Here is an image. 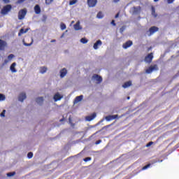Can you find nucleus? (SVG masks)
I'll return each mask as SVG.
<instances>
[{"instance_id":"2f4dec72","label":"nucleus","mask_w":179,"mask_h":179,"mask_svg":"<svg viewBox=\"0 0 179 179\" xmlns=\"http://www.w3.org/2000/svg\"><path fill=\"white\" fill-rule=\"evenodd\" d=\"M24 2H26V0H17V3L18 5H22V3H24Z\"/></svg>"},{"instance_id":"de8ad7c7","label":"nucleus","mask_w":179,"mask_h":179,"mask_svg":"<svg viewBox=\"0 0 179 179\" xmlns=\"http://www.w3.org/2000/svg\"><path fill=\"white\" fill-rule=\"evenodd\" d=\"M120 16V13H118L117 14L115 15V19H117V17H118Z\"/></svg>"},{"instance_id":"603ef678","label":"nucleus","mask_w":179,"mask_h":179,"mask_svg":"<svg viewBox=\"0 0 179 179\" xmlns=\"http://www.w3.org/2000/svg\"><path fill=\"white\" fill-rule=\"evenodd\" d=\"M150 50H152V47L148 48V51H150Z\"/></svg>"},{"instance_id":"a18cd8bd","label":"nucleus","mask_w":179,"mask_h":179,"mask_svg":"<svg viewBox=\"0 0 179 179\" xmlns=\"http://www.w3.org/2000/svg\"><path fill=\"white\" fill-rule=\"evenodd\" d=\"M174 2V0H167L168 3H173Z\"/></svg>"},{"instance_id":"f8f14e48","label":"nucleus","mask_w":179,"mask_h":179,"mask_svg":"<svg viewBox=\"0 0 179 179\" xmlns=\"http://www.w3.org/2000/svg\"><path fill=\"white\" fill-rule=\"evenodd\" d=\"M95 117H96V113H92L91 115H88L85 117L86 121H92V120H94Z\"/></svg>"},{"instance_id":"3c124183","label":"nucleus","mask_w":179,"mask_h":179,"mask_svg":"<svg viewBox=\"0 0 179 179\" xmlns=\"http://www.w3.org/2000/svg\"><path fill=\"white\" fill-rule=\"evenodd\" d=\"M64 36H65V34H62L61 36V38H62V37H64Z\"/></svg>"},{"instance_id":"1a4fd4ad","label":"nucleus","mask_w":179,"mask_h":179,"mask_svg":"<svg viewBox=\"0 0 179 179\" xmlns=\"http://www.w3.org/2000/svg\"><path fill=\"white\" fill-rule=\"evenodd\" d=\"M132 44H134V43L132 42V41H127L126 43H124L122 45V48L124 50H127V48H129V47H131V45H132Z\"/></svg>"},{"instance_id":"72a5a7b5","label":"nucleus","mask_w":179,"mask_h":179,"mask_svg":"<svg viewBox=\"0 0 179 179\" xmlns=\"http://www.w3.org/2000/svg\"><path fill=\"white\" fill-rule=\"evenodd\" d=\"M150 166H151V164H148L145 165V166H143L141 170H143V171L147 170V169H149V167H150Z\"/></svg>"},{"instance_id":"a878e982","label":"nucleus","mask_w":179,"mask_h":179,"mask_svg":"<svg viewBox=\"0 0 179 179\" xmlns=\"http://www.w3.org/2000/svg\"><path fill=\"white\" fill-rule=\"evenodd\" d=\"M152 15L155 17H157V14H156V10H155V8H152Z\"/></svg>"},{"instance_id":"7ed1b4c3","label":"nucleus","mask_w":179,"mask_h":179,"mask_svg":"<svg viewBox=\"0 0 179 179\" xmlns=\"http://www.w3.org/2000/svg\"><path fill=\"white\" fill-rule=\"evenodd\" d=\"M153 71H159V66H157V64H154L153 66H150L148 69L145 70V73H152Z\"/></svg>"},{"instance_id":"ddd939ff","label":"nucleus","mask_w":179,"mask_h":179,"mask_svg":"<svg viewBox=\"0 0 179 179\" xmlns=\"http://www.w3.org/2000/svg\"><path fill=\"white\" fill-rule=\"evenodd\" d=\"M66 73H68V70L65 68L62 69L60 70V78H65V76H66Z\"/></svg>"},{"instance_id":"5701e85b","label":"nucleus","mask_w":179,"mask_h":179,"mask_svg":"<svg viewBox=\"0 0 179 179\" xmlns=\"http://www.w3.org/2000/svg\"><path fill=\"white\" fill-rule=\"evenodd\" d=\"M75 30H80V23L79 22L74 24Z\"/></svg>"},{"instance_id":"4d7b16f0","label":"nucleus","mask_w":179,"mask_h":179,"mask_svg":"<svg viewBox=\"0 0 179 179\" xmlns=\"http://www.w3.org/2000/svg\"><path fill=\"white\" fill-rule=\"evenodd\" d=\"M69 122H71V117H69Z\"/></svg>"},{"instance_id":"6ab92c4d","label":"nucleus","mask_w":179,"mask_h":179,"mask_svg":"<svg viewBox=\"0 0 179 179\" xmlns=\"http://www.w3.org/2000/svg\"><path fill=\"white\" fill-rule=\"evenodd\" d=\"M129 86H132L131 81H127V82L124 83V85H122V87L124 89H127V87H129Z\"/></svg>"},{"instance_id":"423d86ee","label":"nucleus","mask_w":179,"mask_h":179,"mask_svg":"<svg viewBox=\"0 0 179 179\" xmlns=\"http://www.w3.org/2000/svg\"><path fill=\"white\" fill-rule=\"evenodd\" d=\"M92 80H96L97 83H101L103 82V78L98 74H94L92 76Z\"/></svg>"},{"instance_id":"2eb2a0df","label":"nucleus","mask_w":179,"mask_h":179,"mask_svg":"<svg viewBox=\"0 0 179 179\" xmlns=\"http://www.w3.org/2000/svg\"><path fill=\"white\" fill-rule=\"evenodd\" d=\"M19 101H24L26 100V93L22 92L18 96Z\"/></svg>"},{"instance_id":"37998d69","label":"nucleus","mask_w":179,"mask_h":179,"mask_svg":"<svg viewBox=\"0 0 179 179\" xmlns=\"http://www.w3.org/2000/svg\"><path fill=\"white\" fill-rule=\"evenodd\" d=\"M99 143H101V140H98L95 142L96 145H99Z\"/></svg>"},{"instance_id":"c756f323","label":"nucleus","mask_w":179,"mask_h":179,"mask_svg":"<svg viewBox=\"0 0 179 179\" xmlns=\"http://www.w3.org/2000/svg\"><path fill=\"white\" fill-rule=\"evenodd\" d=\"M6 99V97L5 96V95L0 94V101H3Z\"/></svg>"},{"instance_id":"c85d7f7f","label":"nucleus","mask_w":179,"mask_h":179,"mask_svg":"<svg viewBox=\"0 0 179 179\" xmlns=\"http://www.w3.org/2000/svg\"><path fill=\"white\" fill-rule=\"evenodd\" d=\"M88 40L86 39V38H82L80 39V43H82L83 44H86L87 43Z\"/></svg>"},{"instance_id":"79ce46f5","label":"nucleus","mask_w":179,"mask_h":179,"mask_svg":"<svg viewBox=\"0 0 179 179\" xmlns=\"http://www.w3.org/2000/svg\"><path fill=\"white\" fill-rule=\"evenodd\" d=\"M8 62H9L8 59H5L4 62L3 63V65H6V64H8Z\"/></svg>"},{"instance_id":"6e6552de","label":"nucleus","mask_w":179,"mask_h":179,"mask_svg":"<svg viewBox=\"0 0 179 179\" xmlns=\"http://www.w3.org/2000/svg\"><path fill=\"white\" fill-rule=\"evenodd\" d=\"M156 31H159V27H155V26L151 27L149 29L150 34L148 36H152V34H155V33H156Z\"/></svg>"},{"instance_id":"f3484780","label":"nucleus","mask_w":179,"mask_h":179,"mask_svg":"<svg viewBox=\"0 0 179 179\" xmlns=\"http://www.w3.org/2000/svg\"><path fill=\"white\" fill-rule=\"evenodd\" d=\"M103 44V42L101 41L98 40L94 44V49L97 50L99 48V45H101Z\"/></svg>"},{"instance_id":"6e6d98bb","label":"nucleus","mask_w":179,"mask_h":179,"mask_svg":"<svg viewBox=\"0 0 179 179\" xmlns=\"http://www.w3.org/2000/svg\"><path fill=\"white\" fill-rule=\"evenodd\" d=\"M127 99L129 100V96L127 97Z\"/></svg>"},{"instance_id":"bb28decb","label":"nucleus","mask_w":179,"mask_h":179,"mask_svg":"<svg viewBox=\"0 0 179 179\" xmlns=\"http://www.w3.org/2000/svg\"><path fill=\"white\" fill-rule=\"evenodd\" d=\"M60 28L61 30H65V29H66V25L64 22H62L60 24Z\"/></svg>"},{"instance_id":"8fccbe9b","label":"nucleus","mask_w":179,"mask_h":179,"mask_svg":"<svg viewBox=\"0 0 179 179\" xmlns=\"http://www.w3.org/2000/svg\"><path fill=\"white\" fill-rule=\"evenodd\" d=\"M55 41H57L55 39H53V40H52L50 42L51 43H55Z\"/></svg>"},{"instance_id":"393cba45","label":"nucleus","mask_w":179,"mask_h":179,"mask_svg":"<svg viewBox=\"0 0 179 179\" xmlns=\"http://www.w3.org/2000/svg\"><path fill=\"white\" fill-rule=\"evenodd\" d=\"M40 72L41 73H45V72H47V67L45 66L41 67Z\"/></svg>"},{"instance_id":"e433bc0d","label":"nucleus","mask_w":179,"mask_h":179,"mask_svg":"<svg viewBox=\"0 0 179 179\" xmlns=\"http://www.w3.org/2000/svg\"><path fill=\"white\" fill-rule=\"evenodd\" d=\"M90 160H92V157H88L84 159V162H90Z\"/></svg>"},{"instance_id":"412c9836","label":"nucleus","mask_w":179,"mask_h":179,"mask_svg":"<svg viewBox=\"0 0 179 179\" xmlns=\"http://www.w3.org/2000/svg\"><path fill=\"white\" fill-rule=\"evenodd\" d=\"M83 100V95H80L76 97L74 100V103H79V101H82Z\"/></svg>"},{"instance_id":"f704fd0d","label":"nucleus","mask_w":179,"mask_h":179,"mask_svg":"<svg viewBox=\"0 0 179 179\" xmlns=\"http://www.w3.org/2000/svg\"><path fill=\"white\" fill-rule=\"evenodd\" d=\"M76 2H78L77 0H72L69 1V5H75V3H76Z\"/></svg>"},{"instance_id":"58836bf2","label":"nucleus","mask_w":179,"mask_h":179,"mask_svg":"<svg viewBox=\"0 0 179 179\" xmlns=\"http://www.w3.org/2000/svg\"><path fill=\"white\" fill-rule=\"evenodd\" d=\"M152 145H153V141L149 142V143L146 145V148H149V147L152 146Z\"/></svg>"},{"instance_id":"a211bd4d","label":"nucleus","mask_w":179,"mask_h":179,"mask_svg":"<svg viewBox=\"0 0 179 179\" xmlns=\"http://www.w3.org/2000/svg\"><path fill=\"white\" fill-rule=\"evenodd\" d=\"M15 66H16V62L13 63L11 64V66H10V69L11 72H13V73H15V72H17V71L16 70Z\"/></svg>"},{"instance_id":"4c0bfd02","label":"nucleus","mask_w":179,"mask_h":179,"mask_svg":"<svg viewBox=\"0 0 179 179\" xmlns=\"http://www.w3.org/2000/svg\"><path fill=\"white\" fill-rule=\"evenodd\" d=\"M31 44H33V41L30 43H27L24 42V45H25V47H30V45H31Z\"/></svg>"},{"instance_id":"20e7f679","label":"nucleus","mask_w":179,"mask_h":179,"mask_svg":"<svg viewBox=\"0 0 179 179\" xmlns=\"http://www.w3.org/2000/svg\"><path fill=\"white\" fill-rule=\"evenodd\" d=\"M145 62L150 64L153 61V52L149 53L144 59Z\"/></svg>"},{"instance_id":"4be33fe9","label":"nucleus","mask_w":179,"mask_h":179,"mask_svg":"<svg viewBox=\"0 0 179 179\" xmlns=\"http://www.w3.org/2000/svg\"><path fill=\"white\" fill-rule=\"evenodd\" d=\"M96 17L98 19H103V17H104V15H103V12L99 11L97 15H96Z\"/></svg>"},{"instance_id":"9d476101","label":"nucleus","mask_w":179,"mask_h":179,"mask_svg":"<svg viewBox=\"0 0 179 179\" xmlns=\"http://www.w3.org/2000/svg\"><path fill=\"white\" fill-rule=\"evenodd\" d=\"M116 118H118V115H110L105 117V120L107 121H113V120H116Z\"/></svg>"},{"instance_id":"dca6fc26","label":"nucleus","mask_w":179,"mask_h":179,"mask_svg":"<svg viewBox=\"0 0 179 179\" xmlns=\"http://www.w3.org/2000/svg\"><path fill=\"white\" fill-rule=\"evenodd\" d=\"M34 11L36 15H40L41 13V8L38 4L36 5L34 7Z\"/></svg>"},{"instance_id":"9b49d317","label":"nucleus","mask_w":179,"mask_h":179,"mask_svg":"<svg viewBox=\"0 0 179 179\" xmlns=\"http://www.w3.org/2000/svg\"><path fill=\"white\" fill-rule=\"evenodd\" d=\"M62 97H64V96L59 94V92H57L54 95L53 99L55 101H59Z\"/></svg>"},{"instance_id":"ea45409f","label":"nucleus","mask_w":179,"mask_h":179,"mask_svg":"<svg viewBox=\"0 0 179 179\" xmlns=\"http://www.w3.org/2000/svg\"><path fill=\"white\" fill-rule=\"evenodd\" d=\"M5 113H6V110H3L2 113L0 114L1 117H5Z\"/></svg>"},{"instance_id":"4468645a","label":"nucleus","mask_w":179,"mask_h":179,"mask_svg":"<svg viewBox=\"0 0 179 179\" xmlns=\"http://www.w3.org/2000/svg\"><path fill=\"white\" fill-rule=\"evenodd\" d=\"M141 9H142V8L141 6L134 7L133 13H134V15L139 14V13H141Z\"/></svg>"},{"instance_id":"c03bdc74","label":"nucleus","mask_w":179,"mask_h":179,"mask_svg":"<svg viewBox=\"0 0 179 179\" xmlns=\"http://www.w3.org/2000/svg\"><path fill=\"white\" fill-rule=\"evenodd\" d=\"M111 24H113V26H116L115 20H113L111 21Z\"/></svg>"},{"instance_id":"7c9ffc66","label":"nucleus","mask_w":179,"mask_h":179,"mask_svg":"<svg viewBox=\"0 0 179 179\" xmlns=\"http://www.w3.org/2000/svg\"><path fill=\"white\" fill-rule=\"evenodd\" d=\"M16 174V172H10L7 173V177H13Z\"/></svg>"},{"instance_id":"0eeeda50","label":"nucleus","mask_w":179,"mask_h":179,"mask_svg":"<svg viewBox=\"0 0 179 179\" xmlns=\"http://www.w3.org/2000/svg\"><path fill=\"white\" fill-rule=\"evenodd\" d=\"M87 3L90 8H94L97 5V0H87Z\"/></svg>"},{"instance_id":"864d4df0","label":"nucleus","mask_w":179,"mask_h":179,"mask_svg":"<svg viewBox=\"0 0 179 179\" xmlns=\"http://www.w3.org/2000/svg\"><path fill=\"white\" fill-rule=\"evenodd\" d=\"M115 2H120V0H113Z\"/></svg>"},{"instance_id":"b1692460","label":"nucleus","mask_w":179,"mask_h":179,"mask_svg":"<svg viewBox=\"0 0 179 179\" xmlns=\"http://www.w3.org/2000/svg\"><path fill=\"white\" fill-rule=\"evenodd\" d=\"M24 33H27V29L24 31V29H21L18 33V36H20L22 34H24Z\"/></svg>"},{"instance_id":"aec40b11","label":"nucleus","mask_w":179,"mask_h":179,"mask_svg":"<svg viewBox=\"0 0 179 179\" xmlns=\"http://www.w3.org/2000/svg\"><path fill=\"white\" fill-rule=\"evenodd\" d=\"M36 103L38 104H43V103L44 102V98L43 96H41V97H38L36 98Z\"/></svg>"},{"instance_id":"39448f33","label":"nucleus","mask_w":179,"mask_h":179,"mask_svg":"<svg viewBox=\"0 0 179 179\" xmlns=\"http://www.w3.org/2000/svg\"><path fill=\"white\" fill-rule=\"evenodd\" d=\"M8 47V43L6 41L0 39V51H5V48Z\"/></svg>"},{"instance_id":"f257e3e1","label":"nucleus","mask_w":179,"mask_h":179,"mask_svg":"<svg viewBox=\"0 0 179 179\" xmlns=\"http://www.w3.org/2000/svg\"><path fill=\"white\" fill-rule=\"evenodd\" d=\"M10 10H12V6L10 4H8L1 9V15H8Z\"/></svg>"},{"instance_id":"09e8293b","label":"nucleus","mask_w":179,"mask_h":179,"mask_svg":"<svg viewBox=\"0 0 179 179\" xmlns=\"http://www.w3.org/2000/svg\"><path fill=\"white\" fill-rule=\"evenodd\" d=\"M59 121H60V122H62L63 121H65V118L63 117V118L61 119Z\"/></svg>"},{"instance_id":"f03ea898","label":"nucleus","mask_w":179,"mask_h":179,"mask_svg":"<svg viewBox=\"0 0 179 179\" xmlns=\"http://www.w3.org/2000/svg\"><path fill=\"white\" fill-rule=\"evenodd\" d=\"M26 15H27V10L26 8L21 9L18 12V19L19 20H23L24 17H26Z\"/></svg>"},{"instance_id":"a19ab883","label":"nucleus","mask_w":179,"mask_h":179,"mask_svg":"<svg viewBox=\"0 0 179 179\" xmlns=\"http://www.w3.org/2000/svg\"><path fill=\"white\" fill-rule=\"evenodd\" d=\"M124 30H125V28H124V27H122V28L120 29V33H123Z\"/></svg>"},{"instance_id":"5fc2aeb1","label":"nucleus","mask_w":179,"mask_h":179,"mask_svg":"<svg viewBox=\"0 0 179 179\" xmlns=\"http://www.w3.org/2000/svg\"><path fill=\"white\" fill-rule=\"evenodd\" d=\"M159 0H154V2H159Z\"/></svg>"},{"instance_id":"49530a36","label":"nucleus","mask_w":179,"mask_h":179,"mask_svg":"<svg viewBox=\"0 0 179 179\" xmlns=\"http://www.w3.org/2000/svg\"><path fill=\"white\" fill-rule=\"evenodd\" d=\"M5 3H9L10 0H3Z\"/></svg>"},{"instance_id":"473e14b6","label":"nucleus","mask_w":179,"mask_h":179,"mask_svg":"<svg viewBox=\"0 0 179 179\" xmlns=\"http://www.w3.org/2000/svg\"><path fill=\"white\" fill-rule=\"evenodd\" d=\"M54 2V0H45L46 5H51Z\"/></svg>"},{"instance_id":"cd10ccee","label":"nucleus","mask_w":179,"mask_h":179,"mask_svg":"<svg viewBox=\"0 0 179 179\" xmlns=\"http://www.w3.org/2000/svg\"><path fill=\"white\" fill-rule=\"evenodd\" d=\"M13 58H15V55H13V54H10L8 56V61H12V59H13Z\"/></svg>"},{"instance_id":"c9c22d12","label":"nucleus","mask_w":179,"mask_h":179,"mask_svg":"<svg viewBox=\"0 0 179 179\" xmlns=\"http://www.w3.org/2000/svg\"><path fill=\"white\" fill-rule=\"evenodd\" d=\"M28 159H31L33 157V152H30L27 154Z\"/></svg>"}]
</instances>
